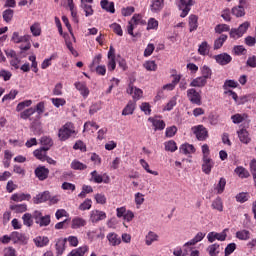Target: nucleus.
<instances>
[{
    "instance_id": "obj_60",
    "label": "nucleus",
    "mask_w": 256,
    "mask_h": 256,
    "mask_svg": "<svg viewBox=\"0 0 256 256\" xmlns=\"http://www.w3.org/2000/svg\"><path fill=\"white\" fill-rule=\"evenodd\" d=\"M51 223V217L49 215L43 216L41 219L36 221V224L39 225V227H47Z\"/></svg>"
},
{
    "instance_id": "obj_38",
    "label": "nucleus",
    "mask_w": 256,
    "mask_h": 256,
    "mask_svg": "<svg viewBox=\"0 0 256 256\" xmlns=\"http://www.w3.org/2000/svg\"><path fill=\"white\" fill-rule=\"evenodd\" d=\"M207 252L209 253L210 256H216L221 253V245L214 243L208 246Z\"/></svg>"
},
{
    "instance_id": "obj_29",
    "label": "nucleus",
    "mask_w": 256,
    "mask_h": 256,
    "mask_svg": "<svg viewBox=\"0 0 256 256\" xmlns=\"http://www.w3.org/2000/svg\"><path fill=\"white\" fill-rule=\"evenodd\" d=\"M67 5L71 12L72 20L74 21V23H79V16L77 15V7H75V3H73V0H67Z\"/></svg>"
},
{
    "instance_id": "obj_64",
    "label": "nucleus",
    "mask_w": 256,
    "mask_h": 256,
    "mask_svg": "<svg viewBox=\"0 0 256 256\" xmlns=\"http://www.w3.org/2000/svg\"><path fill=\"white\" fill-rule=\"evenodd\" d=\"M3 253L4 256H17V250L11 246L4 248Z\"/></svg>"
},
{
    "instance_id": "obj_30",
    "label": "nucleus",
    "mask_w": 256,
    "mask_h": 256,
    "mask_svg": "<svg viewBox=\"0 0 256 256\" xmlns=\"http://www.w3.org/2000/svg\"><path fill=\"white\" fill-rule=\"evenodd\" d=\"M189 27H190V33H193V31H197V27H199V17L195 14H191L189 16Z\"/></svg>"
},
{
    "instance_id": "obj_43",
    "label": "nucleus",
    "mask_w": 256,
    "mask_h": 256,
    "mask_svg": "<svg viewBox=\"0 0 256 256\" xmlns=\"http://www.w3.org/2000/svg\"><path fill=\"white\" fill-rule=\"evenodd\" d=\"M59 56L57 55V53H53L51 54V56L49 58H46L42 64H41V69H47L48 67H51V62L55 61V59H57Z\"/></svg>"
},
{
    "instance_id": "obj_39",
    "label": "nucleus",
    "mask_w": 256,
    "mask_h": 256,
    "mask_svg": "<svg viewBox=\"0 0 256 256\" xmlns=\"http://www.w3.org/2000/svg\"><path fill=\"white\" fill-rule=\"evenodd\" d=\"M211 207L215 211H219V213H223V199H221V197H217L212 201Z\"/></svg>"
},
{
    "instance_id": "obj_40",
    "label": "nucleus",
    "mask_w": 256,
    "mask_h": 256,
    "mask_svg": "<svg viewBox=\"0 0 256 256\" xmlns=\"http://www.w3.org/2000/svg\"><path fill=\"white\" fill-rule=\"evenodd\" d=\"M236 237L239 241H249L251 239V232L249 230H240L236 232Z\"/></svg>"
},
{
    "instance_id": "obj_25",
    "label": "nucleus",
    "mask_w": 256,
    "mask_h": 256,
    "mask_svg": "<svg viewBox=\"0 0 256 256\" xmlns=\"http://www.w3.org/2000/svg\"><path fill=\"white\" fill-rule=\"evenodd\" d=\"M85 225H87V220L77 216L72 219L71 229H81Z\"/></svg>"
},
{
    "instance_id": "obj_62",
    "label": "nucleus",
    "mask_w": 256,
    "mask_h": 256,
    "mask_svg": "<svg viewBox=\"0 0 256 256\" xmlns=\"http://www.w3.org/2000/svg\"><path fill=\"white\" fill-rule=\"evenodd\" d=\"M35 113V108H28L20 113L21 119L27 120Z\"/></svg>"
},
{
    "instance_id": "obj_58",
    "label": "nucleus",
    "mask_w": 256,
    "mask_h": 256,
    "mask_svg": "<svg viewBox=\"0 0 256 256\" xmlns=\"http://www.w3.org/2000/svg\"><path fill=\"white\" fill-rule=\"evenodd\" d=\"M31 105H33L32 100L22 101V102L18 103V105L16 106V111L19 113V112L23 111V109H25V107H31Z\"/></svg>"
},
{
    "instance_id": "obj_35",
    "label": "nucleus",
    "mask_w": 256,
    "mask_h": 256,
    "mask_svg": "<svg viewBox=\"0 0 256 256\" xmlns=\"http://www.w3.org/2000/svg\"><path fill=\"white\" fill-rule=\"evenodd\" d=\"M89 251V246L84 245L79 248L73 249L68 256H85V253Z\"/></svg>"
},
{
    "instance_id": "obj_5",
    "label": "nucleus",
    "mask_w": 256,
    "mask_h": 256,
    "mask_svg": "<svg viewBox=\"0 0 256 256\" xmlns=\"http://www.w3.org/2000/svg\"><path fill=\"white\" fill-rule=\"evenodd\" d=\"M227 233H229V228H225L223 232H209L207 234L208 242L215 243V241H225L227 239Z\"/></svg>"
},
{
    "instance_id": "obj_26",
    "label": "nucleus",
    "mask_w": 256,
    "mask_h": 256,
    "mask_svg": "<svg viewBox=\"0 0 256 256\" xmlns=\"http://www.w3.org/2000/svg\"><path fill=\"white\" fill-rule=\"evenodd\" d=\"M164 0H151L150 11L152 13H159L163 9Z\"/></svg>"
},
{
    "instance_id": "obj_42",
    "label": "nucleus",
    "mask_w": 256,
    "mask_h": 256,
    "mask_svg": "<svg viewBox=\"0 0 256 256\" xmlns=\"http://www.w3.org/2000/svg\"><path fill=\"white\" fill-rule=\"evenodd\" d=\"M234 173L240 177V179H247L249 177V171L247 169L243 168V166H238L235 170Z\"/></svg>"
},
{
    "instance_id": "obj_10",
    "label": "nucleus",
    "mask_w": 256,
    "mask_h": 256,
    "mask_svg": "<svg viewBox=\"0 0 256 256\" xmlns=\"http://www.w3.org/2000/svg\"><path fill=\"white\" fill-rule=\"evenodd\" d=\"M107 219V213L101 210H92L90 212V221L91 223H99V221H104Z\"/></svg>"
},
{
    "instance_id": "obj_55",
    "label": "nucleus",
    "mask_w": 256,
    "mask_h": 256,
    "mask_svg": "<svg viewBox=\"0 0 256 256\" xmlns=\"http://www.w3.org/2000/svg\"><path fill=\"white\" fill-rule=\"evenodd\" d=\"M10 209L15 211V213H25L27 211V204L11 205Z\"/></svg>"
},
{
    "instance_id": "obj_46",
    "label": "nucleus",
    "mask_w": 256,
    "mask_h": 256,
    "mask_svg": "<svg viewBox=\"0 0 256 256\" xmlns=\"http://www.w3.org/2000/svg\"><path fill=\"white\" fill-rule=\"evenodd\" d=\"M71 169H74L75 171H85V169H87V165L83 164L79 160H74L71 163Z\"/></svg>"
},
{
    "instance_id": "obj_59",
    "label": "nucleus",
    "mask_w": 256,
    "mask_h": 256,
    "mask_svg": "<svg viewBox=\"0 0 256 256\" xmlns=\"http://www.w3.org/2000/svg\"><path fill=\"white\" fill-rule=\"evenodd\" d=\"M31 105H33L32 100L22 101V102L18 103V105L16 106V111L19 113V112L23 111V109H25V107H31Z\"/></svg>"
},
{
    "instance_id": "obj_63",
    "label": "nucleus",
    "mask_w": 256,
    "mask_h": 256,
    "mask_svg": "<svg viewBox=\"0 0 256 256\" xmlns=\"http://www.w3.org/2000/svg\"><path fill=\"white\" fill-rule=\"evenodd\" d=\"M13 10L7 9L3 12V19L6 23H11V20L13 19Z\"/></svg>"
},
{
    "instance_id": "obj_17",
    "label": "nucleus",
    "mask_w": 256,
    "mask_h": 256,
    "mask_svg": "<svg viewBox=\"0 0 256 256\" xmlns=\"http://www.w3.org/2000/svg\"><path fill=\"white\" fill-rule=\"evenodd\" d=\"M87 237L88 239H91V241L95 239H105V233H103L101 229L89 230L87 232Z\"/></svg>"
},
{
    "instance_id": "obj_53",
    "label": "nucleus",
    "mask_w": 256,
    "mask_h": 256,
    "mask_svg": "<svg viewBox=\"0 0 256 256\" xmlns=\"http://www.w3.org/2000/svg\"><path fill=\"white\" fill-rule=\"evenodd\" d=\"M17 95H19V91L11 90L8 94L3 96L2 103H5V101H13Z\"/></svg>"
},
{
    "instance_id": "obj_21",
    "label": "nucleus",
    "mask_w": 256,
    "mask_h": 256,
    "mask_svg": "<svg viewBox=\"0 0 256 256\" xmlns=\"http://www.w3.org/2000/svg\"><path fill=\"white\" fill-rule=\"evenodd\" d=\"M195 151V146L189 143H184L179 148V152L182 153V155H193Z\"/></svg>"
},
{
    "instance_id": "obj_45",
    "label": "nucleus",
    "mask_w": 256,
    "mask_h": 256,
    "mask_svg": "<svg viewBox=\"0 0 256 256\" xmlns=\"http://www.w3.org/2000/svg\"><path fill=\"white\" fill-rule=\"evenodd\" d=\"M10 239L13 243H21L25 241V236L19 232H12L10 234Z\"/></svg>"
},
{
    "instance_id": "obj_11",
    "label": "nucleus",
    "mask_w": 256,
    "mask_h": 256,
    "mask_svg": "<svg viewBox=\"0 0 256 256\" xmlns=\"http://www.w3.org/2000/svg\"><path fill=\"white\" fill-rule=\"evenodd\" d=\"M74 86L77 89V91H79L83 99H87V97H89V94L91 93V91L89 90V87H87V83L75 82Z\"/></svg>"
},
{
    "instance_id": "obj_3",
    "label": "nucleus",
    "mask_w": 256,
    "mask_h": 256,
    "mask_svg": "<svg viewBox=\"0 0 256 256\" xmlns=\"http://www.w3.org/2000/svg\"><path fill=\"white\" fill-rule=\"evenodd\" d=\"M137 25H147V21L143 19L141 14H134L131 20L128 22L127 31L133 37V30L137 27Z\"/></svg>"
},
{
    "instance_id": "obj_61",
    "label": "nucleus",
    "mask_w": 256,
    "mask_h": 256,
    "mask_svg": "<svg viewBox=\"0 0 256 256\" xmlns=\"http://www.w3.org/2000/svg\"><path fill=\"white\" fill-rule=\"evenodd\" d=\"M183 249H184V252H183ZM183 249H181V248L174 249L173 255L174 256H185V255H187V253H189V251H191V248H189V247L183 246Z\"/></svg>"
},
{
    "instance_id": "obj_57",
    "label": "nucleus",
    "mask_w": 256,
    "mask_h": 256,
    "mask_svg": "<svg viewBox=\"0 0 256 256\" xmlns=\"http://www.w3.org/2000/svg\"><path fill=\"white\" fill-rule=\"evenodd\" d=\"M31 105H33L32 100L22 101V102L18 103V105L16 106V111L19 113V112L23 111V109H25V107H31Z\"/></svg>"
},
{
    "instance_id": "obj_15",
    "label": "nucleus",
    "mask_w": 256,
    "mask_h": 256,
    "mask_svg": "<svg viewBox=\"0 0 256 256\" xmlns=\"http://www.w3.org/2000/svg\"><path fill=\"white\" fill-rule=\"evenodd\" d=\"M115 67H117V63L115 62V48L110 46L108 51V71H115Z\"/></svg>"
},
{
    "instance_id": "obj_47",
    "label": "nucleus",
    "mask_w": 256,
    "mask_h": 256,
    "mask_svg": "<svg viewBox=\"0 0 256 256\" xmlns=\"http://www.w3.org/2000/svg\"><path fill=\"white\" fill-rule=\"evenodd\" d=\"M80 9L84 11L85 17H91L93 16V13H95L91 4H80Z\"/></svg>"
},
{
    "instance_id": "obj_4",
    "label": "nucleus",
    "mask_w": 256,
    "mask_h": 256,
    "mask_svg": "<svg viewBox=\"0 0 256 256\" xmlns=\"http://www.w3.org/2000/svg\"><path fill=\"white\" fill-rule=\"evenodd\" d=\"M90 182L91 183H97V184H101V183H110L111 182V178L109 177V175H107V173H104L103 175L99 174V172H97V170H94L90 173Z\"/></svg>"
},
{
    "instance_id": "obj_7",
    "label": "nucleus",
    "mask_w": 256,
    "mask_h": 256,
    "mask_svg": "<svg viewBox=\"0 0 256 256\" xmlns=\"http://www.w3.org/2000/svg\"><path fill=\"white\" fill-rule=\"evenodd\" d=\"M193 5H195V0H180L179 9L182 11L180 17L185 18L188 16Z\"/></svg>"
},
{
    "instance_id": "obj_33",
    "label": "nucleus",
    "mask_w": 256,
    "mask_h": 256,
    "mask_svg": "<svg viewBox=\"0 0 256 256\" xmlns=\"http://www.w3.org/2000/svg\"><path fill=\"white\" fill-rule=\"evenodd\" d=\"M65 243H67V240H65V238H59L56 241V244H55L56 255H61L62 253H65Z\"/></svg>"
},
{
    "instance_id": "obj_1",
    "label": "nucleus",
    "mask_w": 256,
    "mask_h": 256,
    "mask_svg": "<svg viewBox=\"0 0 256 256\" xmlns=\"http://www.w3.org/2000/svg\"><path fill=\"white\" fill-rule=\"evenodd\" d=\"M73 135H77V132L75 131V126L71 122H67L58 130V138L60 141H67V139H70Z\"/></svg>"
},
{
    "instance_id": "obj_51",
    "label": "nucleus",
    "mask_w": 256,
    "mask_h": 256,
    "mask_svg": "<svg viewBox=\"0 0 256 256\" xmlns=\"http://www.w3.org/2000/svg\"><path fill=\"white\" fill-rule=\"evenodd\" d=\"M30 31L33 37H39L41 35V24L39 22L34 23L30 26Z\"/></svg>"
},
{
    "instance_id": "obj_14",
    "label": "nucleus",
    "mask_w": 256,
    "mask_h": 256,
    "mask_svg": "<svg viewBox=\"0 0 256 256\" xmlns=\"http://www.w3.org/2000/svg\"><path fill=\"white\" fill-rule=\"evenodd\" d=\"M148 121L152 123L155 131H163L165 129V121L161 120L159 116L150 117Z\"/></svg>"
},
{
    "instance_id": "obj_13",
    "label": "nucleus",
    "mask_w": 256,
    "mask_h": 256,
    "mask_svg": "<svg viewBox=\"0 0 256 256\" xmlns=\"http://www.w3.org/2000/svg\"><path fill=\"white\" fill-rule=\"evenodd\" d=\"M214 59L218 65H229L231 61H233V58L231 55L227 53H222L214 56Z\"/></svg>"
},
{
    "instance_id": "obj_27",
    "label": "nucleus",
    "mask_w": 256,
    "mask_h": 256,
    "mask_svg": "<svg viewBox=\"0 0 256 256\" xmlns=\"http://www.w3.org/2000/svg\"><path fill=\"white\" fill-rule=\"evenodd\" d=\"M107 240L109 241V245L112 247H117V245H121V238L117 233H109L106 236Z\"/></svg>"
},
{
    "instance_id": "obj_16",
    "label": "nucleus",
    "mask_w": 256,
    "mask_h": 256,
    "mask_svg": "<svg viewBox=\"0 0 256 256\" xmlns=\"http://www.w3.org/2000/svg\"><path fill=\"white\" fill-rule=\"evenodd\" d=\"M36 177L39 181H45L49 177V168L45 166H38L34 171Z\"/></svg>"
},
{
    "instance_id": "obj_20",
    "label": "nucleus",
    "mask_w": 256,
    "mask_h": 256,
    "mask_svg": "<svg viewBox=\"0 0 256 256\" xmlns=\"http://www.w3.org/2000/svg\"><path fill=\"white\" fill-rule=\"evenodd\" d=\"M157 241H159V234L153 232V231H149L146 236H145V244L148 247H151L152 243H157Z\"/></svg>"
},
{
    "instance_id": "obj_54",
    "label": "nucleus",
    "mask_w": 256,
    "mask_h": 256,
    "mask_svg": "<svg viewBox=\"0 0 256 256\" xmlns=\"http://www.w3.org/2000/svg\"><path fill=\"white\" fill-rule=\"evenodd\" d=\"M232 15L235 17H244L245 8L243 6H236L232 8Z\"/></svg>"
},
{
    "instance_id": "obj_24",
    "label": "nucleus",
    "mask_w": 256,
    "mask_h": 256,
    "mask_svg": "<svg viewBox=\"0 0 256 256\" xmlns=\"http://www.w3.org/2000/svg\"><path fill=\"white\" fill-rule=\"evenodd\" d=\"M66 47L70 51V53L73 55V57H79V53L75 48H73V43H75V36L71 34V37L65 40Z\"/></svg>"
},
{
    "instance_id": "obj_56",
    "label": "nucleus",
    "mask_w": 256,
    "mask_h": 256,
    "mask_svg": "<svg viewBox=\"0 0 256 256\" xmlns=\"http://www.w3.org/2000/svg\"><path fill=\"white\" fill-rule=\"evenodd\" d=\"M151 29L157 31L159 29V21L155 18H150L147 23V30L150 31Z\"/></svg>"
},
{
    "instance_id": "obj_36",
    "label": "nucleus",
    "mask_w": 256,
    "mask_h": 256,
    "mask_svg": "<svg viewBox=\"0 0 256 256\" xmlns=\"http://www.w3.org/2000/svg\"><path fill=\"white\" fill-rule=\"evenodd\" d=\"M36 247H47L49 245V238L47 236H38L34 238Z\"/></svg>"
},
{
    "instance_id": "obj_44",
    "label": "nucleus",
    "mask_w": 256,
    "mask_h": 256,
    "mask_svg": "<svg viewBox=\"0 0 256 256\" xmlns=\"http://www.w3.org/2000/svg\"><path fill=\"white\" fill-rule=\"evenodd\" d=\"M201 75L204 79H211V75H213V71L211 68L207 65H204L203 67L200 68Z\"/></svg>"
},
{
    "instance_id": "obj_2",
    "label": "nucleus",
    "mask_w": 256,
    "mask_h": 256,
    "mask_svg": "<svg viewBox=\"0 0 256 256\" xmlns=\"http://www.w3.org/2000/svg\"><path fill=\"white\" fill-rule=\"evenodd\" d=\"M12 43H26L25 45H21L20 49L21 51H29L31 49V36L30 35H24L21 36L19 35V32H13L12 37H11Z\"/></svg>"
},
{
    "instance_id": "obj_48",
    "label": "nucleus",
    "mask_w": 256,
    "mask_h": 256,
    "mask_svg": "<svg viewBox=\"0 0 256 256\" xmlns=\"http://www.w3.org/2000/svg\"><path fill=\"white\" fill-rule=\"evenodd\" d=\"M209 49H210L209 43H207V41H204V42H202V43L199 45V47H198V53H199L200 55H203V56L209 55Z\"/></svg>"
},
{
    "instance_id": "obj_12",
    "label": "nucleus",
    "mask_w": 256,
    "mask_h": 256,
    "mask_svg": "<svg viewBox=\"0 0 256 256\" xmlns=\"http://www.w3.org/2000/svg\"><path fill=\"white\" fill-rule=\"evenodd\" d=\"M215 167V162L210 158H202V171L205 175H210L211 171Z\"/></svg>"
},
{
    "instance_id": "obj_41",
    "label": "nucleus",
    "mask_w": 256,
    "mask_h": 256,
    "mask_svg": "<svg viewBox=\"0 0 256 256\" xmlns=\"http://www.w3.org/2000/svg\"><path fill=\"white\" fill-rule=\"evenodd\" d=\"M227 185V180L225 178H220L217 185L214 187L217 195H221L225 191V186Z\"/></svg>"
},
{
    "instance_id": "obj_9",
    "label": "nucleus",
    "mask_w": 256,
    "mask_h": 256,
    "mask_svg": "<svg viewBox=\"0 0 256 256\" xmlns=\"http://www.w3.org/2000/svg\"><path fill=\"white\" fill-rule=\"evenodd\" d=\"M127 93L128 95H132L133 98V102L139 101V99H141V97H143V90H141V88H137L135 86H133V84H129L128 88H127Z\"/></svg>"
},
{
    "instance_id": "obj_52",
    "label": "nucleus",
    "mask_w": 256,
    "mask_h": 256,
    "mask_svg": "<svg viewBox=\"0 0 256 256\" xmlns=\"http://www.w3.org/2000/svg\"><path fill=\"white\" fill-rule=\"evenodd\" d=\"M165 151H170V153H175L177 150V143L173 140H169L164 143Z\"/></svg>"
},
{
    "instance_id": "obj_28",
    "label": "nucleus",
    "mask_w": 256,
    "mask_h": 256,
    "mask_svg": "<svg viewBox=\"0 0 256 256\" xmlns=\"http://www.w3.org/2000/svg\"><path fill=\"white\" fill-rule=\"evenodd\" d=\"M11 200L15 201L16 203H21V201H30L31 194L15 193L11 196Z\"/></svg>"
},
{
    "instance_id": "obj_8",
    "label": "nucleus",
    "mask_w": 256,
    "mask_h": 256,
    "mask_svg": "<svg viewBox=\"0 0 256 256\" xmlns=\"http://www.w3.org/2000/svg\"><path fill=\"white\" fill-rule=\"evenodd\" d=\"M187 98L193 105H201V93L197 92L195 88L187 90Z\"/></svg>"
},
{
    "instance_id": "obj_50",
    "label": "nucleus",
    "mask_w": 256,
    "mask_h": 256,
    "mask_svg": "<svg viewBox=\"0 0 256 256\" xmlns=\"http://www.w3.org/2000/svg\"><path fill=\"white\" fill-rule=\"evenodd\" d=\"M22 221L23 225H25L26 227H33V215H31L30 213H25L22 216Z\"/></svg>"
},
{
    "instance_id": "obj_22",
    "label": "nucleus",
    "mask_w": 256,
    "mask_h": 256,
    "mask_svg": "<svg viewBox=\"0 0 256 256\" xmlns=\"http://www.w3.org/2000/svg\"><path fill=\"white\" fill-rule=\"evenodd\" d=\"M237 135H238L241 143H244L245 145H247L248 143L251 142V137L249 136V132L247 131V129L242 128V129L238 130Z\"/></svg>"
},
{
    "instance_id": "obj_19",
    "label": "nucleus",
    "mask_w": 256,
    "mask_h": 256,
    "mask_svg": "<svg viewBox=\"0 0 256 256\" xmlns=\"http://www.w3.org/2000/svg\"><path fill=\"white\" fill-rule=\"evenodd\" d=\"M136 108L137 102H133V100H130L122 110V115H124L125 117H127V115H133V113H135Z\"/></svg>"
},
{
    "instance_id": "obj_49",
    "label": "nucleus",
    "mask_w": 256,
    "mask_h": 256,
    "mask_svg": "<svg viewBox=\"0 0 256 256\" xmlns=\"http://www.w3.org/2000/svg\"><path fill=\"white\" fill-rule=\"evenodd\" d=\"M226 41H227V35L225 34L220 35V37L214 41V49L215 50L221 49L223 47V43H225Z\"/></svg>"
},
{
    "instance_id": "obj_34",
    "label": "nucleus",
    "mask_w": 256,
    "mask_h": 256,
    "mask_svg": "<svg viewBox=\"0 0 256 256\" xmlns=\"http://www.w3.org/2000/svg\"><path fill=\"white\" fill-rule=\"evenodd\" d=\"M47 151L45 150V148H39L33 151V155L34 157H36V159H38L39 161L45 162V160L47 159Z\"/></svg>"
},
{
    "instance_id": "obj_18",
    "label": "nucleus",
    "mask_w": 256,
    "mask_h": 256,
    "mask_svg": "<svg viewBox=\"0 0 256 256\" xmlns=\"http://www.w3.org/2000/svg\"><path fill=\"white\" fill-rule=\"evenodd\" d=\"M205 239V233L198 232L194 238H192L190 241L186 242L183 247H193V245H197V243H201V240Z\"/></svg>"
},
{
    "instance_id": "obj_23",
    "label": "nucleus",
    "mask_w": 256,
    "mask_h": 256,
    "mask_svg": "<svg viewBox=\"0 0 256 256\" xmlns=\"http://www.w3.org/2000/svg\"><path fill=\"white\" fill-rule=\"evenodd\" d=\"M50 199L51 194L48 191H45L43 193L36 195V197L33 198V202L36 205H39V203H45V201H49Z\"/></svg>"
},
{
    "instance_id": "obj_32",
    "label": "nucleus",
    "mask_w": 256,
    "mask_h": 256,
    "mask_svg": "<svg viewBox=\"0 0 256 256\" xmlns=\"http://www.w3.org/2000/svg\"><path fill=\"white\" fill-rule=\"evenodd\" d=\"M205 85H207V79L202 76L196 77L190 82V87H198L201 89L205 87Z\"/></svg>"
},
{
    "instance_id": "obj_31",
    "label": "nucleus",
    "mask_w": 256,
    "mask_h": 256,
    "mask_svg": "<svg viewBox=\"0 0 256 256\" xmlns=\"http://www.w3.org/2000/svg\"><path fill=\"white\" fill-rule=\"evenodd\" d=\"M100 6L107 13H115V3L109 2V0L100 1Z\"/></svg>"
},
{
    "instance_id": "obj_37",
    "label": "nucleus",
    "mask_w": 256,
    "mask_h": 256,
    "mask_svg": "<svg viewBox=\"0 0 256 256\" xmlns=\"http://www.w3.org/2000/svg\"><path fill=\"white\" fill-rule=\"evenodd\" d=\"M40 144L43 146L42 148H44L46 151H49V149L53 147V139H51V137L48 136H43L40 139Z\"/></svg>"
},
{
    "instance_id": "obj_6",
    "label": "nucleus",
    "mask_w": 256,
    "mask_h": 256,
    "mask_svg": "<svg viewBox=\"0 0 256 256\" xmlns=\"http://www.w3.org/2000/svg\"><path fill=\"white\" fill-rule=\"evenodd\" d=\"M192 133H194L198 141H205V139L209 137V132L207 131V128H205V126L203 125L193 126Z\"/></svg>"
}]
</instances>
